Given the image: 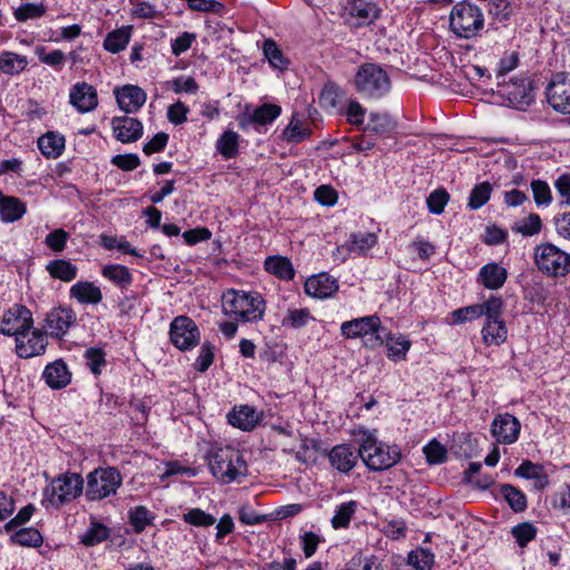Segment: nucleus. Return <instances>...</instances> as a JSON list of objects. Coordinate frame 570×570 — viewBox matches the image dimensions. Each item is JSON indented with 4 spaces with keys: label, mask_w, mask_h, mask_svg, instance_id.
<instances>
[{
    "label": "nucleus",
    "mask_w": 570,
    "mask_h": 570,
    "mask_svg": "<svg viewBox=\"0 0 570 570\" xmlns=\"http://www.w3.org/2000/svg\"><path fill=\"white\" fill-rule=\"evenodd\" d=\"M222 308L226 316L236 321L254 322L263 318L265 301L256 292L230 288L223 293Z\"/></svg>",
    "instance_id": "nucleus-1"
},
{
    "label": "nucleus",
    "mask_w": 570,
    "mask_h": 570,
    "mask_svg": "<svg viewBox=\"0 0 570 570\" xmlns=\"http://www.w3.org/2000/svg\"><path fill=\"white\" fill-rule=\"evenodd\" d=\"M360 455L363 463L373 471H383L395 465L401 459L397 445L379 441L370 431H363L360 443Z\"/></svg>",
    "instance_id": "nucleus-2"
},
{
    "label": "nucleus",
    "mask_w": 570,
    "mask_h": 570,
    "mask_svg": "<svg viewBox=\"0 0 570 570\" xmlns=\"http://www.w3.org/2000/svg\"><path fill=\"white\" fill-rule=\"evenodd\" d=\"M212 474L229 483L246 473V463L240 452L232 446H214L207 454Z\"/></svg>",
    "instance_id": "nucleus-3"
},
{
    "label": "nucleus",
    "mask_w": 570,
    "mask_h": 570,
    "mask_svg": "<svg viewBox=\"0 0 570 570\" xmlns=\"http://www.w3.org/2000/svg\"><path fill=\"white\" fill-rule=\"evenodd\" d=\"M450 30L459 38L471 39L484 27L482 10L470 0L455 3L449 16Z\"/></svg>",
    "instance_id": "nucleus-4"
},
{
    "label": "nucleus",
    "mask_w": 570,
    "mask_h": 570,
    "mask_svg": "<svg viewBox=\"0 0 570 570\" xmlns=\"http://www.w3.org/2000/svg\"><path fill=\"white\" fill-rule=\"evenodd\" d=\"M354 86L362 98L377 100L389 94L391 79L381 66L368 62L357 69Z\"/></svg>",
    "instance_id": "nucleus-5"
},
{
    "label": "nucleus",
    "mask_w": 570,
    "mask_h": 570,
    "mask_svg": "<svg viewBox=\"0 0 570 570\" xmlns=\"http://www.w3.org/2000/svg\"><path fill=\"white\" fill-rule=\"evenodd\" d=\"M341 334L348 340L362 337L366 347L375 348L383 345L387 331L382 326L379 316L370 315L343 322Z\"/></svg>",
    "instance_id": "nucleus-6"
},
{
    "label": "nucleus",
    "mask_w": 570,
    "mask_h": 570,
    "mask_svg": "<svg viewBox=\"0 0 570 570\" xmlns=\"http://www.w3.org/2000/svg\"><path fill=\"white\" fill-rule=\"evenodd\" d=\"M86 482L88 499H106L117 493L122 476L116 468H97L87 474Z\"/></svg>",
    "instance_id": "nucleus-7"
},
{
    "label": "nucleus",
    "mask_w": 570,
    "mask_h": 570,
    "mask_svg": "<svg viewBox=\"0 0 570 570\" xmlns=\"http://www.w3.org/2000/svg\"><path fill=\"white\" fill-rule=\"evenodd\" d=\"M534 262L537 267L549 276H564L570 272V255L550 243L534 248Z\"/></svg>",
    "instance_id": "nucleus-8"
},
{
    "label": "nucleus",
    "mask_w": 570,
    "mask_h": 570,
    "mask_svg": "<svg viewBox=\"0 0 570 570\" xmlns=\"http://www.w3.org/2000/svg\"><path fill=\"white\" fill-rule=\"evenodd\" d=\"M83 491V479L78 473H63L53 478L45 489L46 499H78Z\"/></svg>",
    "instance_id": "nucleus-9"
},
{
    "label": "nucleus",
    "mask_w": 570,
    "mask_h": 570,
    "mask_svg": "<svg viewBox=\"0 0 570 570\" xmlns=\"http://www.w3.org/2000/svg\"><path fill=\"white\" fill-rule=\"evenodd\" d=\"M170 341L181 350H190L200 341V332L196 323L187 316H177L170 324Z\"/></svg>",
    "instance_id": "nucleus-10"
},
{
    "label": "nucleus",
    "mask_w": 570,
    "mask_h": 570,
    "mask_svg": "<svg viewBox=\"0 0 570 570\" xmlns=\"http://www.w3.org/2000/svg\"><path fill=\"white\" fill-rule=\"evenodd\" d=\"M33 326L32 313L22 305H13L2 316L0 332L7 336H19Z\"/></svg>",
    "instance_id": "nucleus-11"
},
{
    "label": "nucleus",
    "mask_w": 570,
    "mask_h": 570,
    "mask_svg": "<svg viewBox=\"0 0 570 570\" xmlns=\"http://www.w3.org/2000/svg\"><path fill=\"white\" fill-rule=\"evenodd\" d=\"M546 94L548 102L556 111L570 114V73H556L549 82Z\"/></svg>",
    "instance_id": "nucleus-12"
},
{
    "label": "nucleus",
    "mask_w": 570,
    "mask_h": 570,
    "mask_svg": "<svg viewBox=\"0 0 570 570\" xmlns=\"http://www.w3.org/2000/svg\"><path fill=\"white\" fill-rule=\"evenodd\" d=\"M77 323V315L70 307H55L45 318L46 332L51 337L60 338Z\"/></svg>",
    "instance_id": "nucleus-13"
},
{
    "label": "nucleus",
    "mask_w": 570,
    "mask_h": 570,
    "mask_svg": "<svg viewBox=\"0 0 570 570\" xmlns=\"http://www.w3.org/2000/svg\"><path fill=\"white\" fill-rule=\"evenodd\" d=\"M48 340L46 333L33 328L16 337V352L21 358L42 355L46 352Z\"/></svg>",
    "instance_id": "nucleus-14"
},
{
    "label": "nucleus",
    "mask_w": 570,
    "mask_h": 570,
    "mask_svg": "<svg viewBox=\"0 0 570 570\" xmlns=\"http://www.w3.org/2000/svg\"><path fill=\"white\" fill-rule=\"evenodd\" d=\"M521 424L512 414H498L491 424V434L498 443L512 444L520 434Z\"/></svg>",
    "instance_id": "nucleus-15"
},
{
    "label": "nucleus",
    "mask_w": 570,
    "mask_h": 570,
    "mask_svg": "<svg viewBox=\"0 0 570 570\" xmlns=\"http://www.w3.org/2000/svg\"><path fill=\"white\" fill-rule=\"evenodd\" d=\"M361 459L360 448L356 450L351 444H337L328 452L331 466L341 473L352 471Z\"/></svg>",
    "instance_id": "nucleus-16"
},
{
    "label": "nucleus",
    "mask_w": 570,
    "mask_h": 570,
    "mask_svg": "<svg viewBox=\"0 0 570 570\" xmlns=\"http://www.w3.org/2000/svg\"><path fill=\"white\" fill-rule=\"evenodd\" d=\"M118 106L127 114L138 111L146 102L147 95L138 86L125 85L114 89Z\"/></svg>",
    "instance_id": "nucleus-17"
},
{
    "label": "nucleus",
    "mask_w": 570,
    "mask_h": 570,
    "mask_svg": "<svg viewBox=\"0 0 570 570\" xmlns=\"http://www.w3.org/2000/svg\"><path fill=\"white\" fill-rule=\"evenodd\" d=\"M306 295L314 298H328L338 291L337 279L327 273L308 277L304 284Z\"/></svg>",
    "instance_id": "nucleus-18"
},
{
    "label": "nucleus",
    "mask_w": 570,
    "mask_h": 570,
    "mask_svg": "<svg viewBox=\"0 0 570 570\" xmlns=\"http://www.w3.org/2000/svg\"><path fill=\"white\" fill-rule=\"evenodd\" d=\"M70 104L81 114L94 110L98 105L97 91L87 82H77L70 90Z\"/></svg>",
    "instance_id": "nucleus-19"
},
{
    "label": "nucleus",
    "mask_w": 570,
    "mask_h": 570,
    "mask_svg": "<svg viewBox=\"0 0 570 570\" xmlns=\"http://www.w3.org/2000/svg\"><path fill=\"white\" fill-rule=\"evenodd\" d=\"M111 127L115 138L124 144L137 141L142 136V124L137 118L115 117Z\"/></svg>",
    "instance_id": "nucleus-20"
},
{
    "label": "nucleus",
    "mask_w": 570,
    "mask_h": 570,
    "mask_svg": "<svg viewBox=\"0 0 570 570\" xmlns=\"http://www.w3.org/2000/svg\"><path fill=\"white\" fill-rule=\"evenodd\" d=\"M508 278L507 269L498 263H488L478 274V283L491 291L500 289Z\"/></svg>",
    "instance_id": "nucleus-21"
},
{
    "label": "nucleus",
    "mask_w": 570,
    "mask_h": 570,
    "mask_svg": "<svg viewBox=\"0 0 570 570\" xmlns=\"http://www.w3.org/2000/svg\"><path fill=\"white\" fill-rule=\"evenodd\" d=\"M42 377L51 389L59 390L70 383L71 373L62 360H57L45 367Z\"/></svg>",
    "instance_id": "nucleus-22"
},
{
    "label": "nucleus",
    "mask_w": 570,
    "mask_h": 570,
    "mask_svg": "<svg viewBox=\"0 0 570 570\" xmlns=\"http://www.w3.org/2000/svg\"><path fill=\"white\" fill-rule=\"evenodd\" d=\"M27 212L26 204L17 197L6 196L0 191V218L4 223L19 220Z\"/></svg>",
    "instance_id": "nucleus-23"
},
{
    "label": "nucleus",
    "mask_w": 570,
    "mask_h": 570,
    "mask_svg": "<svg viewBox=\"0 0 570 570\" xmlns=\"http://www.w3.org/2000/svg\"><path fill=\"white\" fill-rule=\"evenodd\" d=\"M377 244V235L370 232L352 233L345 243L346 250L357 255H365Z\"/></svg>",
    "instance_id": "nucleus-24"
},
{
    "label": "nucleus",
    "mask_w": 570,
    "mask_h": 570,
    "mask_svg": "<svg viewBox=\"0 0 570 570\" xmlns=\"http://www.w3.org/2000/svg\"><path fill=\"white\" fill-rule=\"evenodd\" d=\"M514 474L531 482L534 489H543L548 484V476L541 465L531 461H523Z\"/></svg>",
    "instance_id": "nucleus-25"
},
{
    "label": "nucleus",
    "mask_w": 570,
    "mask_h": 570,
    "mask_svg": "<svg viewBox=\"0 0 570 570\" xmlns=\"http://www.w3.org/2000/svg\"><path fill=\"white\" fill-rule=\"evenodd\" d=\"M70 296L81 304H98L102 299L101 291L91 282H77L70 288Z\"/></svg>",
    "instance_id": "nucleus-26"
},
{
    "label": "nucleus",
    "mask_w": 570,
    "mask_h": 570,
    "mask_svg": "<svg viewBox=\"0 0 570 570\" xmlns=\"http://www.w3.org/2000/svg\"><path fill=\"white\" fill-rule=\"evenodd\" d=\"M507 96L513 105L528 106L533 100L531 83L527 79L513 80L508 86Z\"/></svg>",
    "instance_id": "nucleus-27"
},
{
    "label": "nucleus",
    "mask_w": 570,
    "mask_h": 570,
    "mask_svg": "<svg viewBox=\"0 0 570 570\" xmlns=\"http://www.w3.org/2000/svg\"><path fill=\"white\" fill-rule=\"evenodd\" d=\"M348 14L357 21L355 26H363L373 22L380 16L376 4L364 0H355L352 2Z\"/></svg>",
    "instance_id": "nucleus-28"
},
{
    "label": "nucleus",
    "mask_w": 570,
    "mask_h": 570,
    "mask_svg": "<svg viewBox=\"0 0 570 570\" xmlns=\"http://www.w3.org/2000/svg\"><path fill=\"white\" fill-rule=\"evenodd\" d=\"M65 137L53 131H48L38 139V148L47 158H57L65 150Z\"/></svg>",
    "instance_id": "nucleus-29"
},
{
    "label": "nucleus",
    "mask_w": 570,
    "mask_h": 570,
    "mask_svg": "<svg viewBox=\"0 0 570 570\" xmlns=\"http://www.w3.org/2000/svg\"><path fill=\"white\" fill-rule=\"evenodd\" d=\"M265 269L279 279L291 281L294 278L295 271L292 262L283 256H271L265 259Z\"/></svg>",
    "instance_id": "nucleus-30"
},
{
    "label": "nucleus",
    "mask_w": 570,
    "mask_h": 570,
    "mask_svg": "<svg viewBox=\"0 0 570 570\" xmlns=\"http://www.w3.org/2000/svg\"><path fill=\"white\" fill-rule=\"evenodd\" d=\"M27 66L28 59L26 56L12 51H2L0 53V71L6 75H19Z\"/></svg>",
    "instance_id": "nucleus-31"
},
{
    "label": "nucleus",
    "mask_w": 570,
    "mask_h": 570,
    "mask_svg": "<svg viewBox=\"0 0 570 570\" xmlns=\"http://www.w3.org/2000/svg\"><path fill=\"white\" fill-rule=\"evenodd\" d=\"M228 422L244 431L253 429L257 422L256 411L248 405L240 406L228 414Z\"/></svg>",
    "instance_id": "nucleus-32"
},
{
    "label": "nucleus",
    "mask_w": 570,
    "mask_h": 570,
    "mask_svg": "<svg viewBox=\"0 0 570 570\" xmlns=\"http://www.w3.org/2000/svg\"><path fill=\"white\" fill-rule=\"evenodd\" d=\"M508 331L503 321H489L482 327V338L488 345H500L507 340Z\"/></svg>",
    "instance_id": "nucleus-33"
},
{
    "label": "nucleus",
    "mask_w": 570,
    "mask_h": 570,
    "mask_svg": "<svg viewBox=\"0 0 570 570\" xmlns=\"http://www.w3.org/2000/svg\"><path fill=\"white\" fill-rule=\"evenodd\" d=\"M312 134L308 127H304L297 114L292 116L289 124L283 130V137L287 142L298 144L307 139Z\"/></svg>",
    "instance_id": "nucleus-34"
},
{
    "label": "nucleus",
    "mask_w": 570,
    "mask_h": 570,
    "mask_svg": "<svg viewBox=\"0 0 570 570\" xmlns=\"http://www.w3.org/2000/svg\"><path fill=\"white\" fill-rule=\"evenodd\" d=\"M101 274L120 288H127L132 283V275L124 265H106L101 269Z\"/></svg>",
    "instance_id": "nucleus-35"
},
{
    "label": "nucleus",
    "mask_w": 570,
    "mask_h": 570,
    "mask_svg": "<svg viewBox=\"0 0 570 570\" xmlns=\"http://www.w3.org/2000/svg\"><path fill=\"white\" fill-rule=\"evenodd\" d=\"M47 271L53 278H58L63 282H71L76 278L78 268L69 261L56 259L47 265Z\"/></svg>",
    "instance_id": "nucleus-36"
},
{
    "label": "nucleus",
    "mask_w": 570,
    "mask_h": 570,
    "mask_svg": "<svg viewBox=\"0 0 570 570\" xmlns=\"http://www.w3.org/2000/svg\"><path fill=\"white\" fill-rule=\"evenodd\" d=\"M314 317L308 308H288L282 320V326L298 330L306 326Z\"/></svg>",
    "instance_id": "nucleus-37"
},
{
    "label": "nucleus",
    "mask_w": 570,
    "mask_h": 570,
    "mask_svg": "<svg viewBox=\"0 0 570 570\" xmlns=\"http://www.w3.org/2000/svg\"><path fill=\"white\" fill-rule=\"evenodd\" d=\"M131 36V28H120L117 29L106 37L104 41V48L107 51H110L112 53H117L121 50H124L127 45L129 43Z\"/></svg>",
    "instance_id": "nucleus-38"
},
{
    "label": "nucleus",
    "mask_w": 570,
    "mask_h": 570,
    "mask_svg": "<svg viewBox=\"0 0 570 570\" xmlns=\"http://www.w3.org/2000/svg\"><path fill=\"white\" fill-rule=\"evenodd\" d=\"M239 135L233 130H226L218 138L216 149L223 155L224 158H234L238 153Z\"/></svg>",
    "instance_id": "nucleus-39"
},
{
    "label": "nucleus",
    "mask_w": 570,
    "mask_h": 570,
    "mask_svg": "<svg viewBox=\"0 0 570 570\" xmlns=\"http://www.w3.org/2000/svg\"><path fill=\"white\" fill-rule=\"evenodd\" d=\"M11 542L21 547H40L43 542L41 533L35 528H23L16 531L11 538Z\"/></svg>",
    "instance_id": "nucleus-40"
},
{
    "label": "nucleus",
    "mask_w": 570,
    "mask_h": 570,
    "mask_svg": "<svg viewBox=\"0 0 570 570\" xmlns=\"http://www.w3.org/2000/svg\"><path fill=\"white\" fill-rule=\"evenodd\" d=\"M434 558V553L430 550L419 548L407 554L406 566L413 567V570H432Z\"/></svg>",
    "instance_id": "nucleus-41"
},
{
    "label": "nucleus",
    "mask_w": 570,
    "mask_h": 570,
    "mask_svg": "<svg viewBox=\"0 0 570 570\" xmlns=\"http://www.w3.org/2000/svg\"><path fill=\"white\" fill-rule=\"evenodd\" d=\"M387 346V357L392 361L404 360L411 347V341L404 336L392 337L387 332L385 337Z\"/></svg>",
    "instance_id": "nucleus-42"
},
{
    "label": "nucleus",
    "mask_w": 570,
    "mask_h": 570,
    "mask_svg": "<svg viewBox=\"0 0 570 570\" xmlns=\"http://www.w3.org/2000/svg\"><path fill=\"white\" fill-rule=\"evenodd\" d=\"M109 529L99 522H91L90 527L80 537V542L86 547H94L108 539Z\"/></svg>",
    "instance_id": "nucleus-43"
},
{
    "label": "nucleus",
    "mask_w": 570,
    "mask_h": 570,
    "mask_svg": "<svg viewBox=\"0 0 570 570\" xmlns=\"http://www.w3.org/2000/svg\"><path fill=\"white\" fill-rule=\"evenodd\" d=\"M155 517L153 512L142 505L136 507L129 512V522L135 533H141L147 527L153 524Z\"/></svg>",
    "instance_id": "nucleus-44"
},
{
    "label": "nucleus",
    "mask_w": 570,
    "mask_h": 570,
    "mask_svg": "<svg viewBox=\"0 0 570 570\" xmlns=\"http://www.w3.org/2000/svg\"><path fill=\"white\" fill-rule=\"evenodd\" d=\"M281 107L273 104H264L256 108L249 117V121L258 125H267L281 115Z\"/></svg>",
    "instance_id": "nucleus-45"
},
{
    "label": "nucleus",
    "mask_w": 570,
    "mask_h": 570,
    "mask_svg": "<svg viewBox=\"0 0 570 570\" xmlns=\"http://www.w3.org/2000/svg\"><path fill=\"white\" fill-rule=\"evenodd\" d=\"M46 11L43 3L26 2L14 10L13 16L19 22H26L43 17Z\"/></svg>",
    "instance_id": "nucleus-46"
},
{
    "label": "nucleus",
    "mask_w": 570,
    "mask_h": 570,
    "mask_svg": "<svg viewBox=\"0 0 570 570\" xmlns=\"http://www.w3.org/2000/svg\"><path fill=\"white\" fill-rule=\"evenodd\" d=\"M492 186L488 181L475 185L469 196L468 206L471 209H479L485 205L491 196Z\"/></svg>",
    "instance_id": "nucleus-47"
},
{
    "label": "nucleus",
    "mask_w": 570,
    "mask_h": 570,
    "mask_svg": "<svg viewBox=\"0 0 570 570\" xmlns=\"http://www.w3.org/2000/svg\"><path fill=\"white\" fill-rule=\"evenodd\" d=\"M263 52L271 66L277 69H285L288 61L283 56L282 50L273 39H266L263 43Z\"/></svg>",
    "instance_id": "nucleus-48"
},
{
    "label": "nucleus",
    "mask_w": 570,
    "mask_h": 570,
    "mask_svg": "<svg viewBox=\"0 0 570 570\" xmlns=\"http://www.w3.org/2000/svg\"><path fill=\"white\" fill-rule=\"evenodd\" d=\"M504 303L500 296L491 295L489 299L484 303L479 304V307L482 308L483 315L485 316V322L489 321H503L502 312H503Z\"/></svg>",
    "instance_id": "nucleus-49"
},
{
    "label": "nucleus",
    "mask_w": 570,
    "mask_h": 570,
    "mask_svg": "<svg viewBox=\"0 0 570 570\" xmlns=\"http://www.w3.org/2000/svg\"><path fill=\"white\" fill-rule=\"evenodd\" d=\"M129 2L134 6L130 11L132 18L155 19L161 16L157 7L148 1L129 0Z\"/></svg>",
    "instance_id": "nucleus-50"
},
{
    "label": "nucleus",
    "mask_w": 570,
    "mask_h": 570,
    "mask_svg": "<svg viewBox=\"0 0 570 570\" xmlns=\"http://www.w3.org/2000/svg\"><path fill=\"white\" fill-rule=\"evenodd\" d=\"M423 453L429 464H440L446 460L448 451L436 439L430 441L424 448Z\"/></svg>",
    "instance_id": "nucleus-51"
},
{
    "label": "nucleus",
    "mask_w": 570,
    "mask_h": 570,
    "mask_svg": "<svg viewBox=\"0 0 570 570\" xmlns=\"http://www.w3.org/2000/svg\"><path fill=\"white\" fill-rule=\"evenodd\" d=\"M531 190L534 203L538 206H548L552 203V193L548 183L541 179L531 181Z\"/></svg>",
    "instance_id": "nucleus-52"
},
{
    "label": "nucleus",
    "mask_w": 570,
    "mask_h": 570,
    "mask_svg": "<svg viewBox=\"0 0 570 570\" xmlns=\"http://www.w3.org/2000/svg\"><path fill=\"white\" fill-rule=\"evenodd\" d=\"M355 513V501L342 503L331 522L334 529L346 528L350 524L352 515Z\"/></svg>",
    "instance_id": "nucleus-53"
},
{
    "label": "nucleus",
    "mask_w": 570,
    "mask_h": 570,
    "mask_svg": "<svg viewBox=\"0 0 570 570\" xmlns=\"http://www.w3.org/2000/svg\"><path fill=\"white\" fill-rule=\"evenodd\" d=\"M514 8L509 0H491L489 13L499 22L507 21L513 14Z\"/></svg>",
    "instance_id": "nucleus-54"
},
{
    "label": "nucleus",
    "mask_w": 570,
    "mask_h": 570,
    "mask_svg": "<svg viewBox=\"0 0 570 570\" xmlns=\"http://www.w3.org/2000/svg\"><path fill=\"white\" fill-rule=\"evenodd\" d=\"M542 223L538 214H530L529 216L515 223V230L523 236H532L541 230Z\"/></svg>",
    "instance_id": "nucleus-55"
},
{
    "label": "nucleus",
    "mask_w": 570,
    "mask_h": 570,
    "mask_svg": "<svg viewBox=\"0 0 570 570\" xmlns=\"http://www.w3.org/2000/svg\"><path fill=\"white\" fill-rule=\"evenodd\" d=\"M511 533L520 547H525L535 538L537 529L532 523L522 522L512 528Z\"/></svg>",
    "instance_id": "nucleus-56"
},
{
    "label": "nucleus",
    "mask_w": 570,
    "mask_h": 570,
    "mask_svg": "<svg viewBox=\"0 0 570 570\" xmlns=\"http://www.w3.org/2000/svg\"><path fill=\"white\" fill-rule=\"evenodd\" d=\"M483 315L482 308L479 307V304H473L470 306L461 307L454 309L451 313L452 323L453 324H462L468 321H473Z\"/></svg>",
    "instance_id": "nucleus-57"
},
{
    "label": "nucleus",
    "mask_w": 570,
    "mask_h": 570,
    "mask_svg": "<svg viewBox=\"0 0 570 570\" xmlns=\"http://www.w3.org/2000/svg\"><path fill=\"white\" fill-rule=\"evenodd\" d=\"M100 244L106 249H115V248H117L119 250H122L126 254H130V255H135V256H140L136 252V249L130 245V243L127 242L124 237L117 238L115 236H109V235L102 234L100 236Z\"/></svg>",
    "instance_id": "nucleus-58"
},
{
    "label": "nucleus",
    "mask_w": 570,
    "mask_h": 570,
    "mask_svg": "<svg viewBox=\"0 0 570 570\" xmlns=\"http://www.w3.org/2000/svg\"><path fill=\"white\" fill-rule=\"evenodd\" d=\"M184 521L195 527H209L216 522V518L200 509H190L184 514Z\"/></svg>",
    "instance_id": "nucleus-59"
},
{
    "label": "nucleus",
    "mask_w": 570,
    "mask_h": 570,
    "mask_svg": "<svg viewBox=\"0 0 570 570\" xmlns=\"http://www.w3.org/2000/svg\"><path fill=\"white\" fill-rule=\"evenodd\" d=\"M35 51L42 63L55 68H60L66 59L65 53L59 49L47 52L45 47L38 46Z\"/></svg>",
    "instance_id": "nucleus-60"
},
{
    "label": "nucleus",
    "mask_w": 570,
    "mask_h": 570,
    "mask_svg": "<svg viewBox=\"0 0 570 570\" xmlns=\"http://www.w3.org/2000/svg\"><path fill=\"white\" fill-rule=\"evenodd\" d=\"M68 239L69 234L62 228H57L46 236L45 244L53 252H62Z\"/></svg>",
    "instance_id": "nucleus-61"
},
{
    "label": "nucleus",
    "mask_w": 570,
    "mask_h": 570,
    "mask_svg": "<svg viewBox=\"0 0 570 570\" xmlns=\"http://www.w3.org/2000/svg\"><path fill=\"white\" fill-rule=\"evenodd\" d=\"M214 362V346L209 342H205L199 351V355L195 362V368L198 372H206Z\"/></svg>",
    "instance_id": "nucleus-62"
},
{
    "label": "nucleus",
    "mask_w": 570,
    "mask_h": 570,
    "mask_svg": "<svg viewBox=\"0 0 570 570\" xmlns=\"http://www.w3.org/2000/svg\"><path fill=\"white\" fill-rule=\"evenodd\" d=\"M449 194L444 189L434 190L426 199L428 207L433 214H441L449 202Z\"/></svg>",
    "instance_id": "nucleus-63"
},
{
    "label": "nucleus",
    "mask_w": 570,
    "mask_h": 570,
    "mask_svg": "<svg viewBox=\"0 0 570 570\" xmlns=\"http://www.w3.org/2000/svg\"><path fill=\"white\" fill-rule=\"evenodd\" d=\"M392 127L391 119L387 115H381L376 112H372L370 115V122L366 126L365 130L372 131L375 134H383L390 130Z\"/></svg>",
    "instance_id": "nucleus-64"
}]
</instances>
